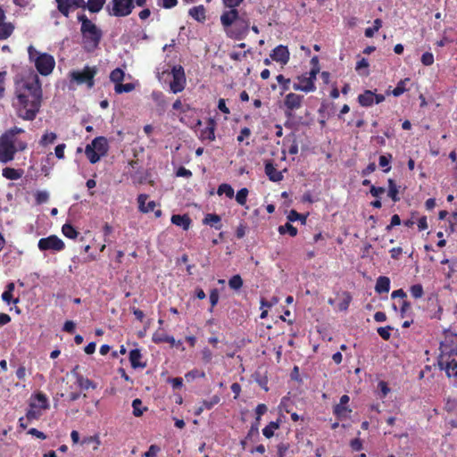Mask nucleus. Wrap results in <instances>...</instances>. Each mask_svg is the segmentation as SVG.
Masks as SVG:
<instances>
[{"mask_svg": "<svg viewBox=\"0 0 457 457\" xmlns=\"http://www.w3.org/2000/svg\"><path fill=\"white\" fill-rule=\"evenodd\" d=\"M248 193L249 191L246 187H243L240 190H238L236 195L237 203L242 206L245 205Z\"/></svg>", "mask_w": 457, "mask_h": 457, "instance_id": "44", "label": "nucleus"}, {"mask_svg": "<svg viewBox=\"0 0 457 457\" xmlns=\"http://www.w3.org/2000/svg\"><path fill=\"white\" fill-rule=\"evenodd\" d=\"M344 295H345V298L339 304V309L341 311H346L349 307L351 301H352V296H351L350 293L345 292Z\"/></svg>", "mask_w": 457, "mask_h": 457, "instance_id": "57", "label": "nucleus"}, {"mask_svg": "<svg viewBox=\"0 0 457 457\" xmlns=\"http://www.w3.org/2000/svg\"><path fill=\"white\" fill-rule=\"evenodd\" d=\"M220 24L228 38L242 40L250 28V21L239 15L238 10H227L220 15Z\"/></svg>", "mask_w": 457, "mask_h": 457, "instance_id": "2", "label": "nucleus"}, {"mask_svg": "<svg viewBox=\"0 0 457 457\" xmlns=\"http://www.w3.org/2000/svg\"><path fill=\"white\" fill-rule=\"evenodd\" d=\"M392 159L393 156L391 154L379 156L378 164L381 168H384V172L387 173L391 170L390 162Z\"/></svg>", "mask_w": 457, "mask_h": 457, "instance_id": "36", "label": "nucleus"}, {"mask_svg": "<svg viewBox=\"0 0 457 457\" xmlns=\"http://www.w3.org/2000/svg\"><path fill=\"white\" fill-rule=\"evenodd\" d=\"M142 353L139 349H133L129 352V361L133 369L145 368V362L141 361Z\"/></svg>", "mask_w": 457, "mask_h": 457, "instance_id": "23", "label": "nucleus"}, {"mask_svg": "<svg viewBox=\"0 0 457 457\" xmlns=\"http://www.w3.org/2000/svg\"><path fill=\"white\" fill-rule=\"evenodd\" d=\"M453 355L439 354L437 357V365L441 370H444L449 378L457 380V361L453 358Z\"/></svg>", "mask_w": 457, "mask_h": 457, "instance_id": "10", "label": "nucleus"}, {"mask_svg": "<svg viewBox=\"0 0 457 457\" xmlns=\"http://www.w3.org/2000/svg\"><path fill=\"white\" fill-rule=\"evenodd\" d=\"M390 290V278L386 276H379L377 278L375 291L378 294L388 293Z\"/></svg>", "mask_w": 457, "mask_h": 457, "instance_id": "25", "label": "nucleus"}, {"mask_svg": "<svg viewBox=\"0 0 457 457\" xmlns=\"http://www.w3.org/2000/svg\"><path fill=\"white\" fill-rule=\"evenodd\" d=\"M265 173L269 179L273 182H279L283 179V174L278 170L272 162H267L265 163Z\"/></svg>", "mask_w": 457, "mask_h": 457, "instance_id": "20", "label": "nucleus"}, {"mask_svg": "<svg viewBox=\"0 0 457 457\" xmlns=\"http://www.w3.org/2000/svg\"><path fill=\"white\" fill-rule=\"evenodd\" d=\"M23 170L19 169H14L11 167H5L2 170V175L7 179L10 180H17L22 177Z\"/></svg>", "mask_w": 457, "mask_h": 457, "instance_id": "28", "label": "nucleus"}, {"mask_svg": "<svg viewBox=\"0 0 457 457\" xmlns=\"http://www.w3.org/2000/svg\"><path fill=\"white\" fill-rule=\"evenodd\" d=\"M153 341L154 343H169L170 345H174L175 343V339L172 336H169V335H164L163 336V338H159V334L155 333L154 334L153 336Z\"/></svg>", "mask_w": 457, "mask_h": 457, "instance_id": "51", "label": "nucleus"}, {"mask_svg": "<svg viewBox=\"0 0 457 457\" xmlns=\"http://www.w3.org/2000/svg\"><path fill=\"white\" fill-rule=\"evenodd\" d=\"M96 443V446L94 447V449H97L98 446L100 445L101 444V441H100V438H99V436L98 435H94V436H87L85 437L83 440H82V444H90V443Z\"/></svg>", "mask_w": 457, "mask_h": 457, "instance_id": "59", "label": "nucleus"}, {"mask_svg": "<svg viewBox=\"0 0 457 457\" xmlns=\"http://www.w3.org/2000/svg\"><path fill=\"white\" fill-rule=\"evenodd\" d=\"M78 368L79 367L76 366L71 371L72 375L76 378V383H77L78 386H79L83 390H87L89 388L96 389V383H94V381H92L91 379L85 378L83 375L79 374L77 371Z\"/></svg>", "mask_w": 457, "mask_h": 457, "instance_id": "17", "label": "nucleus"}, {"mask_svg": "<svg viewBox=\"0 0 457 457\" xmlns=\"http://www.w3.org/2000/svg\"><path fill=\"white\" fill-rule=\"evenodd\" d=\"M66 148V145L64 143L59 144L54 148V154L58 159L64 158V150Z\"/></svg>", "mask_w": 457, "mask_h": 457, "instance_id": "64", "label": "nucleus"}, {"mask_svg": "<svg viewBox=\"0 0 457 457\" xmlns=\"http://www.w3.org/2000/svg\"><path fill=\"white\" fill-rule=\"evenodd\" d=\"M251 52L250 49L245 51L244 53H238V52H231L229 54V57L231 60L233 61H237V62H239L241 61L242 59L245 58L247 56V54Z\"/></svg>", "mask_w": 457, "mask_h": 457, "instance_id": "58", "label": "nucleus"}, {"mask_svg": "<svg viewBox=\"0 0 457 457\" xmlns=\"http://www.w3.org/2000/svg\"><path fill=\"white\" fill-rule=\"evenodd\" d=\"M172 80L170 83V88L174 93H179L186 87V75L184 68L181 65H176L171 70Z\"/></svg>", "mask_w": 457, "mask_h": 457, "instance_id": "11", "label": "nucleus"}, {"mask_svg": "<svg viewBox=\"0 0 457 457\" xmlns=\"http://www.w3.org/2000/svg\"><path fill=\"white\" fill-rule=\"evenodd\" d=\"M244 0H222L223 5L228 10H237L238 7Z\"/></svg>", "mask_w": 457, "mask_h": 457, "instance_id": "55", "label": "nucleus"}, {"mask_svg": "<svg viewBox=\"0 0 457 457\" xmlns=\"http://www.w3.org/2000/svg\"><path fill=\"white\" fill-rule=\"evenodd\" d=\"M407 81H409V79H401L397 83L396 87L392 90V95L397 97L403 95L405 91H407V88L405 87Z\"/></svg>", "mask_w": 457, "mask_h": 457, "instance_id": "42", "label": "nucleus"}, {"mask_svg": "<svg viewBox=\"0 0 457 457\" xmlns=\"http://www.w3.org/2000/svg\"><path fill=\"white\" fill-rule=\"evenodd\" d=\"M279 428L278 421H270L263 429L262 434L265 437L270 438L274 436L276 429Z\"/></svg>", "mask_w": 457, "mask_h": 457, "instance_id": "35", "label": "nucleus"}, {"mask_svg": "<svg viewBox=\"0 0 457 457\" xmlns=\"http://www.w3.org/2000/svg\"><path fill=\"white\" fill-rule=\"evenodd\" d=\"M398 188L394 179H388V196L394 201L398 202L400 197L398 196Z\"/></svg>", "mask_w": 457, "mask_h": 457, "instance_id": "34", "label": "nucleus"}, {"mask_svg": "<svg viewBox=\"0 0 457 457\" xmlns=\"http://www.w3.org/2000/svg\"><path fill=\"white\" fill-rule=\"evenodd\" d=\"M410 293L415 299H420L424 295V290L421 284H415L410 287Z\"/></svg>", "mask_w": 457, "mask_h": 457, "instance_id": "46", "label": "nucleus"}, {"mask_svg": "<svg viewBox=\"0 0 457 457\" xmlns=\"http://www.w3.org/2000/svg\"><path fill=\"white\" fill-rule=\"evenodd\" d=\"M105 1L106 0H87L86 8H87L90 12H99L104 7Z\"/></svg>", "mask_w": 457, "mask_h": 457, "instance_id": "31", "label": "nucleus"}, {"mask_svg": "<svg viewBox=\"0 0 457 457\" xmlns=\"http://www.w3.org/2000/svg\"><path fill=\"white\" fill-rule=\"evenodd\" d=\"M220 401V397L217 395H213L210 400L202 401V404L204 405L205 410L212 409L216 404H218Z\"/></svg>", "mask_w": 457, "mask_h": 457, "instance_id": "49", "label": "nucleus"}, {"mask_svg": "<svg viewBox=\"0 0 457 457\" xmlns=\"http://www.w3.org/2000/svg\"><path fill=\"white\" fill-rule=\"evenodd\" d=\"M170 220L172 224L182 228L184 230H188L192 224V220L187 214H173Z\"/></svg>", "mask_w": 457, "mask_h": 457, "instance_id": "19", "label": "nucleus"}, {"mask_svg": "<svg viewBox=\"0 0 457 457\" xmlns=\"http://www.w3.org/2000/svg\"><path fill=\"white\" fill-rule=\"evenodd\" d=\"M303 96L295 93H289L286 96L284 100V105L286 107V115L287 117L292 116V112L297 110L302 106Z\"/></svg>", "mask_w": 457, "mask_h": 457, "instance_id": "15", "label": "nucleus"}, {"mask_svg": "<svg viewBox=\"0 0 457 457\" xmlns=\"http://www.w3.org/2000/svg\"><path fill=\"white\" fill-rule=\"evenodd\" d=\"M270 56L272 61L286 65L290 59V53L287 46L279 45L271 51Z\"/></svg>", "mask_w": 457, "mask_h": 457, "instance_id": "16", "label": "nucleus"}, {"mask_svg": "<svg viewBox=\"0 0 457 457\" xmlns=\"http://www.w3.org/2000/svg\"><path fill=\"white\" fill-rule=\"evenodd\" d=\"M440 354L457 355V335L448 333L440 344Z\"/></svg>", "mask_w": 457, "mask_h": 457, "instance_id": "13", "label": "nucleus"}, {"mask_svg": "<svg viewBox=\"0 0 457 457\" xmlns=\"http://www.w3.org/2000/svg\"><path fill=\"white\" fill-rule=\"evenodd\" d=\"M217 194L219 195L225 194L227 197L232 198L234 196V189L229 184L222 183L219 186Z\"/></svg>", "mask_w": 457, "mask_h": 457, "instance_id": "38", "label": "nucleus"}, {"mask_svg": "<svg viewBox=\"0 0 457 457\" xmlns=\"http://www.w3.org/2000/svg\"><path fill=\"white\" fill-rule=\"evenodd\" d=\"M35 199L37 204H42L48 201L49 195L46 191H37L35 195Z\"/></svg>", "mask_w": 457, "mask_h": 457, "instance_id": "54", "label": "nucleus"}, {"mask_svg": "<svg viewBox=\"0 0 457 457\" xmlns=\"http://www.w3.org/2000/svg\"><path fill=\"white\" fill-rule=\"evenodd\" d=\"M228 286L234 290H238L243 286V279L240 275L237 274L232 276L228 280Z\"/></svg>", "mask_w": 457, "mask_h": 457, "instance_id": "43", "label": "nucleus"}, {"mask_svg": "<svg viewBox=\"0 0 457 457\" xmlns=\"http://www.w3.org/2000/svg\"><path fill=\"white\" fill-rule=\"evenodd\" d=\"M109 150L107 139L104 137H96L85 148V154L89 162L94 164L100 161Z\"/></svg>", "mask_w": 457, "mask_h": 457, "instance_id": "6", "label": "nucleus"}, {"mask_svg": "<svg viewBox=\"0 0 457 457\" xmlns=\"http://www.w3.org/2000/svg\"><path fill=\"white\" fill-rule=\"evenodd\" d=\"M105 10L110 16L127 17L134 10V0H111Z\"/></svg>", "mask_w": 457, "mask_h": 457, "instance_id": "8", "label": "nucleus"}, {"mask_svg": "<svg viewBox=\"0 0 457 457\" xmlns=\"http://www.w3.org/2000/svg\"><path fill=\"white\" fill-rule=\"evenodd\" d=\"M37 246L40 251L61 252L65 248L63 241L55 235L40 238Z\"/></svg>", "mask_w": 457, "mask_h": 457, "instance_id": "12", "label": "nucleus"}, {"mask_svg": "<svg viewBox=\"0 0 457 457\" xmlns=\"http://www.w3.org/2000/svg\"><path fill=\"white\" fill-rule=\"evenodd\" d=\"M350 446L353 451L359 452L363 447L362 441L359 437L354 438V439L351 440Z\"/></svg>", "mask_w": 457, "mask_h": 457, "instance_id": "62", "label": "nucleus"}, {"mask_svg": "<svg viewBox=\"0 0 457 457\" xmlns=\"http://www.w3.org/2000/svg\"><path fill=\"white\" fill-rule=\"evenodd\" d=\"M392 329L391 326L380 327L377 329V332L384 340H388L391 337Z\"/></svg>", "mask_w": 457, "mask_h": 457, "instance_id": "53", "label": "nucleus"}, {"mask_svg": "<svg viewBox=\"0 0 457 457\" xmlns=\"http://www.w3.org/2000/svg\"><path fill=\"white\" fill-rule=\"evenodd\" d=\"M203 224L209 225L217 230L222 228L221 218L216 213H207L203 220Z\"/></svg>", "mask_w": 457, "mask_h": 457, "instance_id": "22", "label": "nucleus"}, {"mask_svg": "<svg viewBox=\"0 0 457 457\" xmlns=\"http://www.w3.org/2000/svg\"><path fill=\"white\" fill-rule=\"evenodd\" d=\"M209 299L211 303V308L209 311L212 312L219 302V291L217 288H213L210 291Z\"/></svg>", "mask_w": 457, "mask_h": 457, "instance_id": "50", "label": "nucleus"}, {"mask_svg": "<svg viewBox=\"0 0 457 457\" xmlns=\"http://www.w3.org/2000/svg\"><path fill=\"white\" fill-rule=\"evenodd\" d=\"M142 401L139 398H136L132 402L133 408V415L135 417H140L143 415L144 411H146L145 407L142 406Z\"/></svg>", "mask_w": 457, "mask_h": 457, "instance_id": "39", "label": "nucleus"}, {"mask_svg": "<svg viewBox=\"0 0 457 457\" xmlns=\"http://www.w3.org/2000/svg\"><path fill=\"white\" fill-rule=\"evenodd\" d=\"M27 146L26 142H15L8 136L2 134L0 136V162L5 164L12 162L14 160L16 153L24 151Z\"/></svg>", "mask_w": 457, "mask_h": 457, "instance_id": "5", "label": "nucleus"}, {"mask_svg": "<svg viewBox=\"0 0 457 457\" xmlns=\"http://www.w3.org/2000/svg\"><path fill=\"white\" fill-rule=\"evenodd\" d=\"M62 232L66 237L70 239H76L79 236L77 229L70 223H65L62 225Z\"/></svg>", "mask_w": 457, "mask_h": 457, "instance_id": "33", "label": "nucleus"}, {"mask_svg": "<svg viewBox=\"0 0 457 457\" xmlns=\"http://www.w3.org/2000/svg\"><path fill=\"white\" fill-rule=\"evenodd\" d=\"M33 398L37 402V404L31 403L29 404L30 408H39L42 410L49 409L48 398L44 393L37 392L33 395Z\"/></svg>", "mask_w": 457, "mask_h": 457, "instance_id": "24", "label": "nucleus"}, {"mask_svg": "<svg viewBox=\"0 0 457 457\" xmlns=\"http://www.w3.org/2000/svg\"><path fill=\"white\" fill-rule=\"evenodd\" d=\"M358 103L363 107L371 106L374 104V92L365 90L362 94L358 96Z\"/></svg>", "mask_w": 457, "mask_h": 457, "instance_id": "27", "label": "nucleus"}, {"mask_svg": "<svg viewBox=\"0 0 457 457\" xmlns=\"http://www.w3.org/2000/svg\"><path fill=\"white\" fill-rule=\"evenodd\" d=\"M57 3L58 11L65 17H68L70 12L78 8H86L85 0H55Z\"/></svg>", "mask_w": 457, "mask_h": 457, "instance_id": "14", "label": "nucleus"}, {"mask_svg": "<svg viewBox=\"0 0 457 457\" xmlns=\"http://www.w3.org/2000/svg\"><path fill=\"white\" fill-rule=\"evenodd\" d=\"M214 130L215 121L212 119H209L206 128L201 131V138L213 141L215 139Z\"/></svg>", "mask_w": 457, "mask_h": 457, "instance_id": "26", "label": "nucleus"}, {"mask_svg": "<svg viewBox=\"0 0 457 457\" xmlns=\"http://www.w3.org/2000/svg\"><path fill=\"white\" fill-rule=\"evenodd\" d=\"M350 412H352V409L348 405L337 403L333 408V413L338 420L345 419Z\"/></svg>", "mask_w": 457, "mask_h": 457, "instance_id": "30", "label": "nucleus"}, {"mask_svg": "<svg viewBox=\"0 0 457 457\" xmlns=\"http://www.w3.org/2000/svg\"><path fill=\"white\" fill-rule=\"evenodd\" d=\"M157 5L163 9H171L175 7L179 1L178 0H156Z\"/></svg>", "mask_w": 457, "mask_h": 457, "instance_id": "52", "label": "nucleus"}, {"mask_svg": "<svg viewBox=\"0 0 457 457\" xmlns=\"http://www.w3.org/2000/svg\"><path fill=\"white\" fill-rule=\"evenodd\" d=\"M413 315L411 304L409 301L403 300L400 304V316L401 318L411 317Z\"/></svg>", "mask_w": 457, "mask_h": 457, "instance_id": "32", "label": "nucleus"}, {"mask_svg": "<svg viewBox=\"0 0 457 457\" xmlns=\"http://www.w3.org/2000/svg\"><path fill=\"white\" fill-rule=\"evenodd\" d=\"M57 138V135L54 132H47L45 133L40 141L39 144L42 146H46L47 145L53 144Z\"/></svg>", "mask_w": 457, "mask_h": 457, "instance_id": "41", "label": "nucleus"}, {"mask_svg": "<svg viewBox=\"0 0 457 457\" xmlns=\"http://www.w3.org/2000/svg\"><path fill=\"white\" fill-rule=\"evenodd\" d=\"M148 198H149L148 195H145V194H140L137 196L139 211L144 213L153 212L156 206V204L154 201H149L148 203H146Z\"/></svg>", "mask_w": 457, "mask_h": 457, "instance_id": "18", "label": "nucleus"}, {"mask_svg": "<svg viewBox=\"0 0 457 457\" xmlns=\"http://www.w3.org/2000/svg\"><path fill=\"white\" fill-rule=\"evenodd\" d=\"M96 73L97 68L96 66L90 67L87 65L82 71H72L70 76L77 84H85L88 88H92L95 86L94 78Z\"/></svg>", "mask_w": 457, "mask_h": 457, "instance_id": "9", "label": "nucleus"}, {"mask_svg": "<svg viewBox=\"0 0 457 457\" xmlns=\"http://www.w3.org/2000/svg\"><path fill=\"white\" fill-rule=\"evenodd\" d=\"M421 62L425 66H430L434 63V55L430 52H425L421 56Z\"/></svg>", "mask_w": 457, "mask_h": 457, "instance_id": "56", "label": "nucleus"}, {"mask_svg": "<svg viewBox=\"0 0 457 457\" xmlns=\"http://www.w3.org/2000/svg\"><path fill=\"white\" fill-rule=\"evenodd\" d=\"M134 89H135V85L133 83L122 84L120 82L118 85H115V87H114V90L117 94L129 93Z\"/></svg>", "mask_w": 457, "mask_h": 457, "instance_id": "45", "label": "nucleus"}, {"mask_svg": "<svg viewBox=\"0 0 457 457\" xmlns=\"http://www.w3.org/2000/svg\"><path fill=\"white\" fill-rule=\"evenodd\" d=\"M202 360L204 363H210L212 360V353L208 347L202 350Z\"/></svg>", "mask_w": 457, "mask_h": 457, "instance_id": "61", "label": "nucleus"}, {"mask_svg": "<svg viewBox=\"0 0 457 457\" xmlns=\"http://www.w3.org/2000/svg\"><path fill=\"white\" fill-rule=\"evenodd\" d=\"M28 54L30 62H33L37 72L42 76H48L55 66L53 55L47 53L38 52L33 46L28 47Z\"/></svg>", "mask_w": 457, "mask_h": 457, "instance_id": "4", "label": "nucleus"}, {"mask_svg": "<svg viewBox=\"0 0 457 457\" xmlns=\"http://www.w3.org/2000/svg\"><path fill=\"white\" fill-rule=\"evenodd\" d=\"M278 230L280 235L288 233L291 237H295L298 232L297 228L294 227L290 222H287L285 225L279 226Z\"/></svg>", "mask_w": 457, "mask_h": 457, "instance_id": "37", "label": "nucleus"}, {"mask_svg": "<svg viewBox=\"0 0 457 457\" xmlns=\"http://www.w3.org/2000/svg\"><path fill=\"white\" fill-rule=\"evenodd\" d=\"M276 79L278 83L282 86V88L284 90H287L289 88V79H286L282 74L278 75Z\"/></svg>", "mask_w": 457, "mask_h": 457, "instance_id": "63", "label": "nucleus"}, {"mask_svg": "<svg viewBox=\"0 0 457 457\" xmlns=\"http://www.w3.org/2000/svg\"><path fill=\"white\" fill-rule=\"evenodd\" d=\"M78 21L81 22L80 32L83 49L87 53H93L99 46L103 32L84 13L78 15Z\"/></svg>", "mask_w": 457, "mask_h": 457, "instance_id": "3", "label": "nucleus"}, {"mask_svg": "<svg viewBox=\"0 0 457 457\" xmlns=\"http://www.w3.org/2000/svg\"><path fill=\"white\" fill-rule=\"evenodd\" d=\"M160 447L156 445H151L148 450L144 453V457H157V453L160 452Z\"/></svg>", "mask_w": 457, "mask_h": 457, "instance_id": "60", "label": "nucleus"}, {"mask_svg": "<svg viewBox=\"0 0 457 457\" xmlns=\"http://www.w3.org/2000/svg\"><path fill=\"white\" fill-rule=\"evenodd\" d=\"M13 31L14 25L12 22L0 23V41L7 39Z\"/></svg>", "mask_w": 457, "mask_h": 457, "instance_id": "29", "label": "nucleus"}, {"mask_svg": "<svg viewBox=\"0 0 457 457\" xmlns=\"http://www.w3.org/2000/svg\"><path fill=\"white\" fill-rule=\"evenodd\" d=\"M24 132H25V130L23 129H21V128L12 127V128L7 129L3 134L4 136H8V137H10L11 139H12L15 142H20L19 140H17L16 136L18 134H21V133H24Z\"/></svg>", "mask_w": 457, "mask_h": 457, "instance_id": "47", "label": "nucleus"}, {"mask_svg": "<svg viewBox=\"0 0 457 457\" xmlns=\"http://www.w3.org/2000/svg\"><path fill=\"white\" fill-rule=\"evenodd\" d=\"M188 14L198 22L204 23L206 20V10L203 4L189 9Z\"/></svg>", "mask_w": 457, "mask_h": 457, "instance_id": "21", "label": "nucleus"}, {"mask_svg": "<svg viewBox=\"0 0 457 457\" xmlns=\"http://www.w3.org/2000/svg\"><path fill=\"white\" fill-rule=\"evenodd\" d=\"M124 71L120 68H116L112 71L110 79L112 82L115 83V85H118L124 79Z\"/></svg>", "mask_w": 457, "mask_h": 457, "instance_id": "40", "label": "nucleus"}, {"mask_svg": "<svg viewBox=\"0 0 457 457\" xmlns=\"http://www.w3.org/2000/svg\"><path fill=\"white\" fill-rule=\"evenodd\" d=\"M12 106L19 118L33 120L40 111L43 100L41 83L37 75L31 80H21L15 85Z\"/></svg>", "mask_w": 457, "mask_h": 457, "instance_id": "1", "label": "nucleus"}, {"mask_svg": "<svg viewBox=\"0 0 457 457\" xmlns=\"http://www.w3.org/2000/svg\"><path fill=\"white\" fill-rule=\"evenodd\" d=\"M319 72L320 68L314 66L309 72L298 76V82L293 84V89L305 93L314 92L316 90L315 80Z\"/></svg>", "mask_w": 457, "mask_h": 457, "instance_id": "7", "label": "nucleus"}, {"mask_svg": "<svg viewBox=\"0 0 457 457\" xmlns=\"http://www.w3.org/2000/svg\"><path fill=\"white\" fill-rule=\"evenodd\" d=\"M287 220L290 222L300 220L303 224H305L306 216L297 212L295 210H291L287 215Z\"/></svg>", "mask_w": 457, "mask_h": 457, "instance_id": "48", "label": "nucleus"}]
</instances>
